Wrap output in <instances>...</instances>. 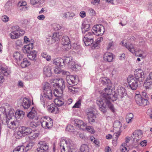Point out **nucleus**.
<instances>
[{
  "label": "nucleus",
  "mask_w": 152,
  "mask_h": 152,
  "mask_svg": "<svg viewBox=\"0 0 152 152\" xmlns=\"http://www.w3.org/2000/svg\"><path fill=\"white\" fill-rule=\"evenodd\" d=\"M54 102L56 105L61 106L64 104V100L61 98H58L54 99Z\"/></svg>",
  "instance_id": "nucleus-32"
},
{
  "label": "nucleus",
  "mask_w": 152,
  "mask_h": 152,
  "mask_svg": "<svg viewBox=\"0 0 152 152\" xmlns=\"http://www.w3.org/2000/svg\"><path fill=\"white\" fill-rule=\"evenodd\" d=\"M12 6V0H9L6 3L5 5V8L6 10H10Z\"/></svg>",
  "instance_id": "nucleus-48"
},
{
  "label": "nucleus",
  "mask_w": 152,
  "mask_h": 152,
  "mask_svg": "<svg viewBox=\"0 0 152 152\" xmlns=\"http://www.w3.org/2000/svg\"><path fill=\"white\" fill-rule=\"evenodd\" d=\"M95 36V34L94 33V32L92 31L88 32L86 35L84 36V37H86L89 39H91V40H94V37Z\"/></svg>",
  "instance_id": "nucleus-44"
},
{
  "label": "nucleus",
  "mask_w": 152,
  "mask_h": 152,
  "mask_svg": "<svg viewBox=\"0 0 152 152\" xmlns=\"http://www.w3.org/2000/svg\"><path fill=\"white\" fill-rule=\"evenodd\" d=\"M45 118L46 119H47V121H46L49 123V126L48 127V129L51 128L52 127L53 124V120L49 117H45Z\"/></svg>",
  "instance_id": "nucleus-55"
},
{
  "label": "nucleus",
  "mask_w": 152,
  "mask_h": 152,
  "mask_svg": "<svg viewBox=\"0 0 152 152\" xmlns=\"http://www.w3.org/2000/svg\"><path fill=\"white\" fill-rule=\"evenodd\" d=\"M40 145V147L45 151L46 152L48 148V146L47 144L45 142L40 141L38 143Z\"/></svg>",
  "instance_id": "nucleus-35"
},
{
  "label": "nucleus",
  "mask_w": 152,
  "mask_h": 152,
  "mask_svg": "<svg viewBox=\"0 0 152 152\" xmlns=\"http://www.w3.org/2000/svg\"><path fill=\"white\" fill-rule=\"evenodd\" d=\"M141 96L143 99H146L148 101L149 99L148 95L145 92H142Z\"/></svg>",
  "instance_id": "nucleus-63"
},
{
  "label": "nucleus",
  "mask_w": 152,
  "mask_h": 152,
  "mask_svg": "<svg viewBox=\"0 0 152 152\" xmlns=\"http://www.w3.org/2000/svg\"><path fill=\"white\" fill-rule=\"evenodd\" d=\"M75 126L77 127L80 129L84 130L86 124L84 123L82 120L76 119L75 121Z\"/></svg>",
  "instance_id": "nucleus-20"
},
{
  "label": "nucleus",
  "mask_w": 152,
  "mask_h": 152,
  "mask_svg": "<svg viewBox=\"0 0 152 152\" xmlns=\"http://www.w3.org/2000/svg\"><path fill=\"white\" fill-rule=\"evenodd\" d=\"M41 56L43 58H45L47 61H49L51 60V56L47 55L46 52H42L41 54Z\"/></svg>",
  "instance_id": "nucleus-54"
},
{
  "label": "nucleus",
  "mask_w": 152,
  "mask_h": 152,
  "mask_svg": "<svg viewBox=\"0 0 152 152\" xmlns=\"http://www.w3.org/2000/svg\"><path fill=\"white\" fill-rule=\"evenodd\" d=\"M133 118V115L132 113H129L126 116V120L128 123L132 122V119Z\"/></svg>",
  "instance_id": "nucleus-43"
},
{
  "label": "nucleus",
  "mask_w": 152,
  "mask_h": 152,
  "mask_svg": "<svg viewBox=\"0 0 152 152\" xmlns=\"http://www.w3.org/2000/svg\"><path fill=\"white\" fill-rule=\"evenodd\" d=\"M28 56L29 59L32 60H36V58L37 56V52L35 50L32 51H30Z\"/></svg>",
  "instance_id": "nucleus-34"
},
{
  "label": "nucleus",
  "mask_w": 152,
  "mask_h": 152,
  "mask_svg": "<svg viewBox=\"0 0 152 152\" xmlns=\"http://www.w3.org/2000/svg\"><path fill=\"white\" fill-rule=\"evenodd\" d=\"M81 105V100L79 99L72 107V108H79Z\"/></svg>",
  "instance_id": "nucleus-59"
},
{
  "label": "nucleus",
  "mask_w": 152,
  "mask_h": 152,
  "mask_svg": "<svg viewBox=\"0 0 152 152\" xmlns=\"http://www.w3.org/2000/svg\"><path fill=\"white\" fill-rule=\"evenodd\" d=\"M82 32L83 33H85L86 31H88L90 29V25L88 24H86L85 22L82 23L81 26Z\"/></svg>",
  "instance_id": "nucleus-28"
},
{
  "label": "nucleus",
  "mask_w": 152,
  "mask_h": 152,
  "mask_svg": "<svg viewBox=\"0 0 152 152\" xmlns=\"http://www.w3.org/2000/svg\"><path fill=\"white\" fill-rule=\"evenodd\" d=\"M113 126L115 128H118L120 129V128L121 127V124L118 121H116L113 124Z\"/></svg>",
  "instance_id": "nucleus-57"
},
{
  "label": "nucleus",
  "mask_w": 152,
  "mask_h": 152,
  "mask_svg": "<svg viewBox=\"0 0 152 152\" xmlns=\"http://www.w3.org/2000/svg\"><path fill=\"white\" fill-rule=\"evenodd\" d=\"M8 110H9L8 112H7L6 116L7 118H10V119L12 118H15L14 115L15 111L14 110L10 107H9Z\"/></svg>",
  "instance_id": "nucleus-25"
},
{
  "label": "nucleus",
  "mask_w": 152,
  "mask_h": 152,
  "mask_svg": "<svg viewBox=\"0 0 152 152\" xmlns=\"http://www.w3.org/2000/svg\"><path fill=\"white\" fill-rule=\"evenodd\" d=\"M118 98L120 97L121 99L123 98L126 94V90L123 87H120L118 88ZM118 97L115 98V100H116Z\"/></svg>",
  "instance_id": "nucleus-18"
},
{
  "label": "nucleus",
  "mask_w": 152,
  "mask_h": 152,
  "mask_svg": "<svg viewBox=\"0 0 152 152\" xmlns=\"http://www.w3.org/2000/svg\"><path fill=\"white\" fill-rule=\"evenodd\" d=\"M55 86L56 87V89L54 92V94L55 96L59 97L61 96V93H59V91L60 90L62 92L65 86L64 81L63 79H59L57 83L55 84Z\"/></svg>",
  "instance_id": "nucleus-3"
},
{
  "label": "nucleus",
  "mask_w": 152,
  "mask_h": 152,
  "mask_svg": "<svg viewBox=\"0 0 152 152\" xmlns=\"http://www.w3.org/2000/svg\"><path fill=\"white\" fill-rule=\"evenodd\" d=\"M24 136L23 134L21 132V130L20 129L17 134H15V136L16 138L20 139V138L22 136Z\"/></svg>",
  "instance_id": "nucleus-64"
},
{
  "label": "nucleus",
  "mask_w": 152,
  "mask_h": 152,
  "mask_svg": "<svg viewBox=\"0 0 152 152\" xmlns=\"http://www.w3.org/2000/svg\"><path fill=\"white\" fill-rule=\"evenodd\" d=\"M103 40V38L102 37L98 38L92 44L93 47L96 49H97L99 48L100 46V43Z\"/></svg>",
  "instance_id": "nucleus-27"
},
{
  "label": "nucleus",
  "mask_w": 152,
  "mask_h": 152,
  "mask_svg": "<svg viewBox=\"0 0 152 152\" xmlns=\"http://www.w3.org/2000/svg\"><path fill=\"white\" fill-rule=\"evenodd\" d=\"M44 74L47 77H50L52 75L51 67L49 66H45L43 69Z\"/></svg>",
  "instance_id": "nucleus-26"
},
{
  "label": "nucleus",
  "mask_w": 152,
  "mask_h": 152,
  "mask_svg": "<svg viewBox=\"0 0 152 152\" xmlns=\"http://www.w3.org/2000/svg\"><path fill=\"white\" fill-rule=\"evenodd\" d=\"M25 114V112L23 111L18 110L15 113V117L17 118L22 119L24 116Z\"/></svg>",
  "instance_id": "nucleus-30"
},
{
  "label": "nucleus",
  "mask_w": 152,
  "mask_h": 152,
  "mask_svg": "<svg viewBox=\"0 0 152 152\" xmlns=\"http://www.w3.org/2000/svg\"><path fill=\"white\" fill-rule=\"evenodd\" d=\"M6 109L4 107H0V120L2 121L5 115L7 114Z\"/></svg>",
  "instance_id": "nucleus-36"
},
{
  "label": "nucleus",
  "mask_w": 152,
  "mask_h": 152,
  "mask_svg": "<svg viewBox=\"0 0 152 152\" xmlns=\"http://www.w3.org/2000/svg\"><path fill=\"white\" fill-rule=\"evenodd\" d=\"M120 135V133L117 132L114 133L113 135V137L114 138V139L113 140V144L114 146H115L117 145V141Z\"/></svg>",
  "instance_id": "nucleus-38"
},
{
  "label": "nucleus",
  "mask_w": 152,
  "mask_h": 152,
  "mask_svg": "<svg viewBox=\"0 0 152 152\" xmlns=\"http://www.w3.org/2000/svg\"><path fill=\"white\" fill-rule=\"evenodd\" d=\"M20 129L21 130V132L23 134L24 136L28 135L32 131L31 129L29 127L24 126H22Z\"/></svg>",
  "instance_id": "nucleus-24"
},
{
  "label": "nucleus",
  "mask_w": 152,
  "mask_h": 152,
  "mask_svg": "<svg viewBox=\"0 0 152 152\" xmlns=\"http://www.w3.org/2000/svg\"><path fill=\"white\" fill-rule=\"evenodd\" d=\"M56 67L53 69L54 73L56 74H59L61 73V70L60 69L61 67Z\"/></svg>",
  "instance_id": "nucleus-62"
},
{
  "label": "nucleus",
  "mask_w": 152,
  "mask_h": 152,
  "mask_svg": "<svg viewBox=\"0 0 152 152\" xmlns=\"http://www.w3.org/2000/svg\"><path fill=\"white\" fill-rule=\"evenodd\" d=\"M126 144L125 143H123L120 147V150L122 152H128L129 148L126 147Z\"/></svg>",
  "instance_id": "nucleus-53"
},
{
  "label": "nucleus",
  "mask_w": 152,
  "mask_h": 152,
  "mask_svg": "<svg viewBox=\"0 0 152 152\" xmlns=\"http://www.w3.org/2000/svg\"><path fill=\"white\" fill-rule=\"evenodd\" d=\"M144 86L147 89L152 88V72L150 73L148 77L145 81Z\"/></svg>",
  "instance_id": "nucleus-13"
},
{
  "label": "nucleus",
  "mask_w": 152,
  "mask_h": 152,
  "mask_svg": "<svg viewBox=\"0 0 152 152\" xmlns=\"http://www.w3.org/2000/svg\"><path fill=\"white\" fill-rule=\"evenodd\" d=\"M121 43L124 46H125L132 53H134L135 52V47L132 44H129L125 43V44L124 41H121Z\"/></svg>",
  "instance_id": "nucleus-19"
},
{
  "label": "nucleus",
  "mask_w": 152,
  "mask_h": 152,
  "mask_svg": "<svg viewBox=\"0 0 152 152\" xmlns=\"http://www.w3.org/2000/svg\"><path fill=\"white\" fill-rule=\"evenodd\" d=\"M34 145V143L33 142H30L26 146L25 150L26 151H27L31 149Z\"/></svg>",
  "instance_id": "nucleus-58"
},
{
  "label": "nucleus",
  "mask_w": 152,
  "mask_h": 152,
  "mask_svg": "<svg viewBox=\"0 0 152 152\" xmlns=\"http://www.w3.org/2000/svg\"><path fill=\"white\" fill-rule=\"evenodd\" d=\"M62 28V26L59 24H54L53 25V28L55 31L59 30Z\"/></svg>",
  "instance_id": "nucleus-60"
},
{
  "label": "nucleus",
  "mask_w": 152,
  "mask_h": 152,
  "mask_svg": "<svg viewBox=\"0 0 152 152\" xmlns=\"http://www.w3.org/2000/svg\"><path fill=\"white\" fill-rule=\"evenodd\" d=\"M66 131L72 132L73 134H75L76 132L75 131V129H74L73 126L71 125H68L66 128Z\"/></svg>",
  "instance_id": "nucleus-46"
},
{
  "label": "nucleus",
  "mask_w": 152,
  "mask_h": 152,
  "mask_svg": "<svg viewBox=\"0 0 152 152\" xmlns=\"http://www.w3.org/2000/svg\"><path fill=\"white\" fill-rule=\"evenodd\" d=\"M135 99L136 103L140 106H144L149 104V102L146 99H143L141 95L139 94H136Z\"/></svg>",
  "instance_id": "nucleus-7"
},
{
  "label": "nucleus",
  "mask_w": 152,
  "mask_h": 152,
  "mask_svg": "<svg viewBox=\"0 0 152 152\" xmlns=\"http://www.w3.org/2000/svg\"><path fill=\"white\" fill-rule=\"evenodd\" d=\"M62 42H63L62 44L64 47L65 49L68 50L70 48V46L68 48H65V47L67 46H69V45L70 44V41L69 37L67 36H64L62 39Z\"/></svg>",
  "instance_id": "nucleus-17"
},
{
  "label": "nucleus",
  "mask_w": 152,
  "mask_h": 152,
  "mask_svg": "<svg viewBox=\"0 0 152 152\" xmlns=\"http://www.w3.org/2000/svg\"><path fill=\"white\" fill-rule=\"evenodd\" d=\"M13 57L16 63L19 64L20 63V61L23 58V55L19 52H16L14 53Z\"/></svg>",
  "instance_id": "nucleus-15"
},
{
  "label": "nucleus",
  "mask_w": 152,
  "mask_h": 152,
  "mask_svg": "<svg viewBox=\"0 0 152 152\" xmlns=\"http://www.w3.org/2000/svg\"><path fill=\"white\" fill-rule=\"evenodd\" d=\"M75 15V14L72 12H67V13H65L63 14V17H65L66 18L68 17L72 18Z\"/></svg>",
  "instance_id": "nucleus-56"
},
{
  "label": "nucleus",
  "mask_w": 152,
  "mask_h": 152,
  "mask_svg": "<svg viewBox=\"0 0 152 152\" xmlns=\"http://www.w3.org/2000/svg\"><path fill=\"white\" fill-rule=\"evenodd\" d=\"M10 37L12 39H15L18 38L19 36L18 31H13L10 34Z\"/></svg>",
  "instance_id": "nucleus-41"
},
{
  "label": "nucleus",
  "mask_w": 152,
  "mask_h": 152,
  "mask_svg": "<svg viewBox=\"0 0 152 152\" xmlns=\"http://www.w3.org/2000/svg\"><path fill=\"white\" fill-rule=\"evenodd\" d=\"M53 64L57 66V67H61L65 65L64 60L60 58H57L53 61Z\"/></svg>",
  "instance_id": "nucleus-16"
},
{
  "label": "nucleus",
  "mask_w": 152,
  "mask_h": 152,
  "mask_svg": "<svg viewBox=\"0 0 152 152\" xmlns=\"http://www.w3.org/2000/svg\"><path fill=\"white\" fill-rule=\"evenodd\" d=\"M38 135V134L34 133V132H32L31 131L28 134V137L31 140L33 139L37 138Z\"/></svg>",
  "instance_id": "nucleus-47"
},
{
  "label": "nucleus",
  "mask_w": 152,
  "mask_h": 152,
  "mask_svg": "<svg viewBox=\"0 0 152 152\" xmlns=\"http://www.w3.org/2000/svg\"><path fill=\"white\" fill-rule=\"evenodd\" d=\"M22 59V62H20V64L21 66L23 68L26 67L30 65V62L28 60L27 58H23Z\"/></svg>",
  "instance_id": "nucleus-33"
},
{
  "label": "nucleus",
  "mask_w": 152,
  "mask_h": 152,
  "mask_svg": "<svg viewBox=\"0 0 152 152\" xmlns=\"http://www.w3.org/2000/svg\"><path fill=\"white\" fill-rule=\"evenodd\" d=\"M58 109L53 104L48 105V111L51 113H58Z\"/></svg>",
  "instance_id": "nucleus-21"
},
{
  "label": "nucleus",
  "mask_w": 152,
  "mask_h": 152,
  "mask_svg": "<svg viewBox=\"0 0 152 152\" xmlns=\"http://www.w3.org/2000/svg\"><path fill=\"white\" fill-rule=\"evenodd\" d=\"M129 87L132 90H135L138 86V81L135 80L133 76H129L127 79Z\"/></svg>",
  "instance_id": "nucleus-6"
},
{
  "label": "nucleus",
  "mask_w": 152,
  "mask_h": 152,
  "mask_svg": "<svg viewBox=\"0 0 152 152\" xmlns=\"http://www.w3.org/2000/svg\"><path fill=\"white\" fill-rule=\"evenodd\" d=\"M33 40H31L32 43L24 46V48H23L24 53H29L30 51L32 50L33 48Z\"/></svg>",
  "instance_id": "nucleus-22"
},
{
  "label": "nucleus",
  "mask_w": 152,
  "mask_h": 152,
  "mask_svg": "<svg viewBox=\"0 0 152 152\" xmlns=\"http://www.w3.org/2000/svg\"><path fill=\"white\" fill-rule=\"evenodd\" d=\"M10 71L5 68L0 67V74H3L4 76H8L10 73Z\"/></svg>",
  "instance_id": "nucleus-29"
},
{
  "label": "nucleus",
  "mask_w": 152,
  "mask_h": 152,
  "mask_svg": "<svg viewBox=\"0 0 152 152\" xmlns=\"http://www.w3.org/2000/svg\"><path fill=\"white\" fill-rule=\"evenodd\" d=\"M58 34L57 33L53 34V36L48 35L46 37V42L48 44H52L55 42H58L59 39Z\"/></svg>",
  "instance_id": "nucleus-10"
},
{
  "label": "nucleus",
  "mask_w": 152,
  "mask_h": 152,
  "mask_svg": "<svg viewBox=\"0 0 152 152\" xmlns=\"http://www.w3.org/2000/svg\"><path fill=\"white\" fill-rule=\"evenodd\" d=\"M143 132L140 130L135 131L131 135V137L133 139L134 142L138 144V141L140 140L142 137Z\"/></svg>",
  "instance_id": "nucleus-9"
},
{
  "label": "nucleus",
  "mask_w": 152,
  "mask_h": 152,
  "mask_svg": "<svg viewBox=\"0 0 152 152\" xmlns=\"http://www.w3.org/2000/svg\"><path fill=\"white\" fill-rule=\"evenodd\" d=\"M45 0H31V3L33 5L36 4H41L44 2Z\"/></svg>",
  "instance_id": "nucleus-49"
},
{
  "label": "nucleus",
  "mask_w": 152,
  "mask_h": 152,
  "mask_svg": "<svg viewBox=\"0 0 152 152\" xmlns=\"http://www.w3.org/2000/svg\"><path fill=\"white\" fill-rule=\"evenodd\" d=\"M102 84L103 85L108 84L107 88L104 89L105 93L102 95V97L96 100L97 104L99 107V110L104 113L107 112V107L113 112H114L115 109L113 105L110 102L111 100L114 101V100L111 99L112 96H113L111 94L112 90L110 88L111 81L109 79L102 78L100 79Z\"/></svg>",
  "instance_id": "nucleus-1"
},
{
  "label": "nucleus",
  "mask_w": 152,
  "mask_h": 152,
  "mask_svg": "<svg viewBox=\"0 0 152 152\" xmlns=\"http://www.w3.org/2000/svg\"><path fill=\"white\" fill-rule=\"evenodd\" d=\"M81 152H88L89 150L88 146L86 145H81L80 148Z\"/></svg>",
  "instance_id": "nucleus-51"
},
{
  "label": "nucleus",
  "mask_w": 152,
  "mask_h": 152,
  "mask_svg": "<svg viewBox=\"0 0 152 152\" xmlns=\"http://www.w3.org/2000/svg\"><path fill=\"white\" fill-rule=\"evenodd\" d=\"M92 31L94 32L95 35L98 36H102L104 32V26L102 25H97L93 27Z\"/></svg>",
  "instance_id": "nucleus-5"
},
{
  "label": "nucleus",
  "mask_w": 152,
  "mask_h": 152,
  "mask_svg": "<svg viewBox=\"0 0 152 152\" xmlns=\"http://www.w3.org/2000/svg\"><path fill=\"white\" fill-rule=\"evenodd\" d=\"M25 149L23 145L19 146L16 148L13 151V152H23Z\"/></svg>",
  "instance_id": "nucleus-42"
},
{
  "label": "nucleus",
  "mask_w": 152,
  "mask_h": 152,
  "mask_svg": "<svg viewBox=\"0 0 152 152\" xmlns=\"http://www.w3.org/2000/svg\"><path fill=\"white\" fill-rule=\"evenodd\" d=\"M40 103L42 104L43 107H45V106L47 105V103L46 101L45 102V100H44L43 96L41 97V98L40 100Z\"/></svg>",
  "instance_id": "nucleus-61"
},
{
  "label": "nucleus",
  "mask_w": 152,
  "mask_h": 152,
  "mask_svg": "<svg viewBox=\"0 0 152 152\" xmlns=\"http://www.w3.org/2000/svg\"><path fill=\"white\" fill-rule=\"evenodd\" d=\"M39 123L37 122V123L33 121L30 122L29 123H27V124L30 127L33 128H35L37 126L39 125Z\"/></svg>",
  "instance_id": "nucleus-50"
},
{
  "label": "nucleus",
  "mask_w": 152,
  "mask_h": 152,
  "mask_svg": "<svg viewBox=\"0 0 152 152\" xmlns=\"http://www.w3.org/2000/svg\"><path fill=\"white\" fill-rule=\"evenodd\" d=\"M85 127V128H86L84 129V130H85L87 131H88V132L92 134H93L94 133V130L92 126H86V124Z\"/></svg>",
  "instance_id": "nucleus-52"
},
{
  "label": "nucleus",
  "mask_w": 152,
  "mask_h": 152,
  "mask_svg": "<svg viewBox=\"0 0 152 152\" xmlns=\"http://www.w3.org/2000/svg\"><path fill=\"white\" fill-rule=\"evenodd\" d=\"M103 58L104 60L106 61L111 62L113 59V54L111 53H106L104 55Z\"/></svg>",
  "instance_id": "nucleus-23"
},
{
  "label": "nucleus",
  "mask_w": 152,
  "mask_h": 152,
  "mask_svg": "<svg viewBox=\"0 0 152 152\" xmlns=\"http://www.w3.org/2000/svg\"><path fill=\"white\" fill-rule=\"evenodd\" d=\"M43 89L44 97L49 100L51 99L52 98V93L50 84L48 83H45Z\"/></svg>",
  "instance_id": "nucleus-4"
},
{
  "label": "nucleus",
  "mask_w": 152,
  "mask_h": 152,
  "mask_svg": "<svg viewBox=\"0 0 152 152\" xmlns=\"http://www.w3.org/2000/svg\"><path fill=\"white\" fill-rule=\"evenodd\" d=\"M83 41L86 46H88L92 44L94 42V40L91 39L86 37H84Z\"/></svg>",
  "instance_id": "nucleus-37"
},
{
  "label": "nucleus",
  "mask_w": 152,
  "mask_h": 152,
  "mask_svg": "<svg viewBox=\"0 0 152 152\" xmlns=\"http://www.w3.org/2000/svg\"><path fill=\"white\" fill-rule=\"evenodd\" d=\"M135 80L139 83L142 82L144 79V75L142 70L140 69H137L134 72Z\"/></svg>",
  "instance_id": "nucleus-8"
},
{
  "label": "nucleus",
  "mask_w": 152,
  "mask_h": 152,
  "mask_svg": "<svg viewBox=\"0 0 152 152\" xmlns=\"http://www.w3.org/2000/svg\"><path fill=\"white\" fill-rule=\"evenodd\" d=\"M37 115V112L34 110L33 107H32L31 110L27 115V116L29 118L33 119Z\"/></svg>",
  "instance_id": "nucleus-31"
},
{
  "label": "nucleus",
  "mask_w": 152,
  "mask_h": 152,
  "mask_svg": "<svg viewBox=\"0 0 152 152\" xmlns=\"http://www.w3.org/2000/svg\"><path fill=\"white\" fill-rule=\"evenodd\" d=\"M66 79L67 83L70 85L72 84L75 85L77 84V78L72 75L66 77Z\"/></svg>",
  "instance_id": "nucleus-14"
},
{
  "label": "nucleus",
  "mask_w": 152,
  "mask_h": 152,
  "mask_svg": "<svg viewBox=\"0 0 152 152\" xmlns=\"http://www.w3.org/2000/svg\"><path fill=\"white\" fill-rule=\"evenodd\" d=\"M85 112L88 117L89 122L91 123L94 122L96 116L94 113L93 109L91 108L87 109L86 110Z\"/></svg>",
  "instance_id": "nucleus-11"
},
{
  "label": "nucleus",
  "mask_w": 152,
  "mask_h": 152,
  "mask_svg": "<svg viewBox=\"0 0 152 152\" xmlns=\"http://www.w3.org/2000/svg\"><path fill=\"white\" fill-rule=\"evenodd\" d=\"M7 124L9 128L10 129H14L17 127L16 124L14 121H7Z\"/></svg>",
  "instance_id": "nucleus-39"
},
{
  "label": "nucleus",
  "mask_w": 152,
  "mask_h": 152,
  "mask_svg": "<svg viewBox=\"0 0 152 152\" xmlns=\"http://www.w3.org/2000/svg\"><path fill=\"white\" fill-rule=\"evenodd\" d=\"M70 92L73 93H75L78 92V89L76 87L71 86H67Z\"/></svg>",
  "instance_id": "nucleus-45"
},
{
  "label": "nucleus",
  "mask_w": 152,
  "mask_h": 152,
  "mask_svg": "<svg viewBox=\"0 0 152 152\" xmlns=\"http://www.w3.org/2000/svg\"><path fill=\"white\" fill-rule=\"evenodd\" d=\"M20 100L22 106L24 109H28L29 107L31 104V102L28 98L25 97Z\"/></svg>",
  "instance_id": "nucleus-12"
},
{
  "label": "nucleus",
  "mask_w": 152,
  "mask_h": 152,
  "mask_svg": "<svg viewBox=\"0 0 152 152\" xmlns=\"http://www.w3.org/2000/svg\"><path fill=\"white\" fill-rule=\"evenodd\" d=\"M60 145L61 152H67V151L74 149L75 145L70 140L61 139L60 143Z\"/></svg>",
  "instance_id": "nucleus-2"
},
{
  "label": "nucleus",
  "mask_w": 152,
  "mask_h": 152,
  "mask_svg": "<svg viewBox=\"0 0 152 152\" xmlns=\"http://www.w3.org/2000/svg\"><path fill=\"white\" fill-rule=\"evenodd\" d=\"M64 60V63L65 64V65L66 64L68 67L69 65L71 64L72 63V62H74V61H72V57H66Z\"/></svg>",
  "instance_id": "nucleus-40"
}]
</instances>
